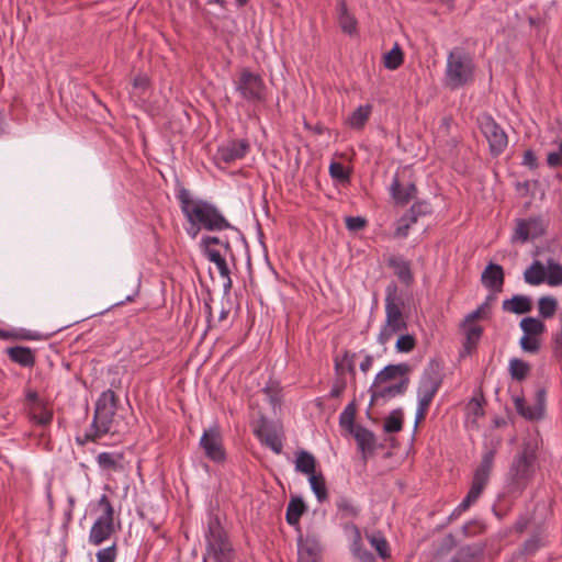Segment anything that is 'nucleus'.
Returning <instances> with one entry per match:
<instances>
[{
  "mask_svg": "<svg viewBox=\"0 0 562 562\" xmlns=\"http://www.w3.org/2000/svg\"><path fill=\"white\" fill-rule=\"evenodd\" d=\"M315 469L316 459L311 452L306 450H299L295 453V470L297 472L310 475L315 473Z\"/></svg>",
  "mask_w": 562,
  "mask_h": 562,
  "instance_id": "obj_28",
  "label": "nucleus"
},
{
  "mask_svg": "<svg viewBox=\"0 0 562 562\" xmlns=\"http://www.w3.org/2000/svg\"><path fill=\"white\" fill-rule=\"evenodd\" d=\"M477 123L488 143L491 154L494 156L501 155L508 145V137L505 131L488 114L481 115L477 119Z\"/></svg>",
  "mask_w": 562,
  "mask_h": 562,
  "instance_id": "obj_11",
  "label": "nucleus"
},
{
  "mask_svg": "<svg viewBox=\"0 0 562 562\" xmlns=\"http://www.w3.org/2000/svg\"><path fill=\"white\" fill-rule=\"evenodd\" d=\"M463 327L465 329L464 349L468 352H471V350L475 348L479 339L481 338L483 328L475 324H470Z\"/></svg>",
  "mask_w": 562,
  "mask_h": 562,
  "instance_id": "obj_43",
  "label": "nucleus"
},
{
  "mask_svg": "<svg viewBox=\"0 0 562 562\" xmlns=\"http://www.w3.org/2000/svg\"><path fill=\"white\" fill-rule=\"evenodd\" d=\"M539 315L547 319L554 316L558 311V301L553 296H542L538 300Z\"/></svg>",
  "mask_w": 562,
  "mask_h": 562,
  "instance_id": "obj_40",
  "label": "nucleus"
},
{
  "mask_svg": "<svg viewBox=\"0 0 562 562\" xmlns=\"http://www.w3.org/2000/svg\"><path fill=\"white\" fill-rule=\"evenodd\" d=\"M329 175L333 179H336L340 182L349 181V172L344 168L340 162H331L329 166Z\"/></svg>",
  "mask_w": 562,
  "mask_h": 562,
  "instance_id": "obj_56",
  "label": "nucleus"
},
{
  "mask_svg": "<svg viewBox=\"0 0 562 562\" xmlns=\"http://www.w3.org/2000/svg\"><path fill=\"white\" fill-rule=\"evenodd\" d=\"M319 546L315 540L306 539L299 542V554H305L319 559Z\"/></svg>",
  "mask_w": 562,
  "mask_h": 562,
  "instance_id": "obj_51",
  "label": "nucleus"
},
{
  "mask_svg": "<svg viewBox=\"0 0 562 562\" xmlns=\"http://www.w3.org/2000/svg\"><path fill=\"white\" fill-rule=\"evenodd\" d=\"M546 281L550 286L562 285V265L550 259L547 262Z\"/></svg>",
  "mask_w": 562,
  "mask_h": 562,
  "instance_id": "obj_38",
  "label": "nucleus"
},
{
  "mask_svg": "<svg viewBox=\"0 0 562 562\" xmlns=\"http://www.w3.org/2000/svg\"><path fill=\"white\" fill-rule=\"evenodd\" d=\"M538 451L539 441L536 437H529L522 441L505 474L506 494L520 496L532 483L540 468Z\"/></svg>",
  "mask_w": 562,
  "mask_h": 562,
  "instance_id": "obj_1",
  "label": "nucleus"
},
{
  "mask_svg": "<svg viewBox=\"0 0 562 562\" xmlns=\"http://www.w3.org/2000/svg\"><path fill=\"white\" fill-rule=\"evenodd\" d=\"M406 329L407 322L402 312V302L396 299V286L389 285L385 297V323L378 335V342L386 345L395 335Z\"/></svg>",
  "mask_w": 562,
  "mask_h": 562,
  "instance_id": "obj_6",
  "label": "nucleus"
},
{
  "mask_svg": "<svg viewBox=\"0 0 562 562\" xmlns=\"http://www.w3.org/2000/svg\"><path fill=\"white\" fill-rule=\"evenodd\" d=\"M356 533H357V539L353 541L352 548H351L355 558L359 562H374L373 554L362 546L361 539H360V532L358 529L356 530Z\"/></svg>",
  "mask_w": 562,
  "mask_h": 562,
  "instance_id": "obj_47",
  "label": "nucleus"
},
{
  "mask_svg": "<svg viewBox=\"0 0 562 562\" xmlns=\"http://www.w3.org/2000/svg\"><path fill=\"white\" fill-rule=\"evenodd\" d=\"M495 300V296L493 294H490L486 296L485 301L472 313L468 314L463 326H468L470 324H474L476 319H480L486 315V313L490 311L491 303Z\"/></svg>",
  "mask_w": 562,
  "mask_h": 562,
  "instance_id": "obj_45",
  "label": "nucleus"
},
{
  "mask_svg": "<svg viewBox=\"0 0 562 562\" xmlns=\"http://www.w3.org/2000/svg\"><path fill=\"white\" fill-rule=\"evenodd\" d=\"M411 367L407 363L389 364L384 367L374 378L375 385L389 383L397 378H407Z\"/></svg>",
  "mask_w": 562,
  "mask_h": 562,
  "instance_id": "obj_21",
  "label": "nucleus"
},
{
  "mask_svg": "<svg viewBox=\"0 0 562 562\" xmlns=\"http://www.w3.org/2000/svg\"><path fill=\"white\" fill-rule=\"evenodd\" d=\"M249 147V143L245 139L229 142L218 148L217 158L225 164H231L244 158L248 153Z\"/></svg>",
  "mask_w": 562,
  "mask_h": 562,
  "instance_id": "obj_18",
  "label": "nucleus"
},
{
  "mask_svg": "<svg viewBox=\"0 0 562 562\" xmlns=\"http://www.w3.org/2000/svg\"><path fill=\"white\" fill-rule=\"evenodd\" d=\"M98 508L102 510V514L93 522L89 532V542L93 546H100L115 531L114 508L105 494L98 501Z\"/></svg>",
  "mask_w": 562,
  "mask_h": 562,
  "instance_id": "obj_10",
  "label": "nucleus"
},
{
  "mask_svg": "<svg viewBox=\"0 0 562 562\" xmlns=\"http://www.w3.org/2000/svg\"><path fill=\"white\" fill-rule=\"evenodd\" d=\"M531 308V300L526 295L517 294L503 302V310L515 314H525L530 312Z\"/></svg>",
  "mask_w": 562,
  "mask_h": 562,
  "instance_id": "obj_25",
  "label": "nucleus"
},
{
  "mask_svg": "<svg viewBox=\"0 0 562 562\" xmlns=\"http://www.w3.org/2000/svg\"><path fill=\"white\" fill-rule=\"evenodd\" d=\"M519 345L521 349L529 353H537L540 350V338L525 335L520 338Z\"/></svg>",
  "mask_w": 562,
  "mask_h": 562,
  "instance_id": "obj_52",
  "label": "nucleus"
},
{
  "mask_svg": "<svg viewBox=\"0 0 562 562\" xmlns=\"http://www.w3.org/2000/svg\"><path fill=\"white\" fill-rule=\"evenodd\" d=\"M30 420L38 426L46 427L52 424L53 408L46 402H37L26 409Z\"/></svg>",
  "mask_w": 562,
  "mask_h": 562,
  "instance_id": "obj_19",
  "label": "nucleus"
},
{
  "mask_svg": "<svg viewBox=\"0 0 562 562\" xmlns=\"http://www.w3.org/2000/svg\"><path fill=\"white\" fill-rule=\"evenodd\" d=\"M336 506L344 518H355L359 514V508L346 496H339Z\"/></svg>",
  "mask_w": 562,
  "mask_h": 562,
  "instance_id": "obj_44",
  "label": "nucleus"
},
{
  "mask_svg": "<svg viewBox=\"0 0 562 562\" xmlns=\"http://www.w3.org/2000/svg\"><path fill=\"white\" fill-rule=\"evenodd\" d=\"M481 493L470 487V491L468 492L467 496L463 498V501L457 506L456 512L458 514H461L470 508L472 504H474L477 498L480 497Z\"/></svg>",
  "mask_w": 562,
  "mask_h": 562,
  "instance_id": "obj_58",
  "label": "nucleus"
},
{
  "mask_svg": "<svg viewBox=\"0 0 562 562\" xmlns=\"http://www.w3.org/2000/svg\"><path fill=\"white\" fill-rule=\"evenodd\" d=\"M177 199L189 224H198L210 232H221L232 227L215 205L204 200L193 199L186 188L178 190Z\"/></svg>",
  "mask_w": 562,
  "mask_h": 562,
  "instance_id": "obj_2",
  "label": "nucleus"
},
{
  "mask_svg": "<svg viewBox=\"0 0 562 562\" xmlns=\"http://www.w3.org/2000/svg\"><path fill=\"white\" fill-rule=\"evenodd\" d=\"M514 406L516 412L528 420H538L542 418L541 407H536L535 405H528L522 396H514L513 397Z\"/></svg>",
  "mask_w": 562,
  "mask_h": 562,
  "instance_id": "obj_27",
  "label": "nucleus"
},
{
  "mask_svg": "<svg viewBox=\"0 0 562 562\" xmlns=\"http://www.w3.org/2000/svg\"><path fill=\"white\" fill-rule=\"evenodd\" d=\"M519 325L524 334L528 336L540 338L546 333L544 323L536 317H525Z\"/></svg>",
  "mask_w": 562,
  "mask_h": 562,
  "instance_id": "obj_33",
  "label": "nucleus"
},
{
  "mask_svg": "<svg viewBox=\"0 0 562 562\" xmlns=\"http://www.w3.org/2000/svg\"><path fill=\"white\" fill-rule=\"evenodd\" d=\"M524 280L530 285H539L546 281V267L536 260L524 272Z\"/></svg>",
  "mask_w": 562,
  "mask_h": 562,
  "instance_id": "obj_30",
  "label": "nucleus"
},
{
  "mask_svg": "<svg viewBox=\"0 0 562 562\" xmlns=\"http://www.w3.org/2000/svg\"><path fill=\"white\" fill-rule=\"evenodd\" d=\"M429 212L430 207L428 203L424 201L414 203L411 209L398 220L395 228V236L406 237L411 226L418 221V217L426 215Z\"/></svg>",
  "mask_w": 562,
  "mask_h": 562,
  "instance_id": "obj_14",
  "label": "nucleus"
},
{
  "mask_svg": "<svg viewBox=\"0 0 562 562\" xmlns=\"http://www.w3.org/2000/svg\"><path fill=\"white\" fill-rule=\"evenodd\" d=\"M403 58L401 47L395 44V46L384 55V67L390 70H395L403 64Z\"/></svg>",
  "mask_w": 562,
  "mask_h": 562,
  "instance_id": "obj_46",
  "label": "nucleus"
},
{
  "mask_svg": "<svg viewBox=\"0 0 562 562\" xmlns=\"http://www.w3.org/2000/svg\"><path fill=\"white\" fill-rule=\"evenodd\" d=\"M547 164L551 168H557L562 165V142L558 145L555 150L548 154Z\"/></svg>",
  "mask_w": 562,
  "mask_h": 562,
  "instance_id": "obj_60",
  "label": "nucleus"
},
{
  "mask_svg": "<svg viewBox=\"0 0 562 562\" xmlns=\"http://www.w3.org/2000/svg\"><path fill=\"white\" fill-rule=\"evenodd\" d=\"M122 459L121 453L101 452L97 457V463L102 470L117 472L122 469Z\"/></svg>",
  "mask_w": 562,
  "mask_h": 562,
  "instance_id": "obj_31",
  "label": "nucleus"
},
{
  "mask_svg": "<svg viewBox=\"0 0 562 562\" xmlns=\"http://www.w3.org/2000/svg\"><path fill=\"white\" fill-rule=\"evenodd\" d=\"M202 254L209 261L213 262L222 278H225V289L232 286L231 271L226 262V256L233 254L231 243L227 238L221 239L216 236H204L200 241Z\"/></svg>",
  "mask_w": 562,
  "mask_h": 562,
  "instance_id": "obj_9",
  "label": "nucleus"
},
{
  "mask_svg": "<svg viewBox=\"0 0 562 562\" xmlns=\"http://www.w3.org/2000/svg\"><path fill=\"white\" fill-rule=\"evenodd\" d=\"M306 506L299 497H293L288 504L285 519L291 526L299 525L301 516L305 513Z\"/></svg>",
  "mask_w": 562,
  "mask_h": 562,
  "instance_id": "obj_32",
  "label": "nucleus"
},
{
  "mask_svg": "<svg viewBox=\"0 0 562 562\" xmlns=\"http://www.w3.org/2000/svg\"><path fill=\"white\" fill-rule=\"evenodd\" d=\"M496 450L490 449L482 456V460L476 468L471 487L482 494L483 490L488 483L495 459Z\"/></svg>",
  "mask_w": 562,
  "mask_h": 562,
  "instance_id": "obj_13",
  "label": "nucleus"
},
{
  "mask_svg": "<svg viewBox=\"0 0 562 562\" xmlns=\"http://www.w3.org/2000/svg\"><path fill=\"white\" fill-rule=\"evenodd\" d=\"M543 546H544V540L541 537V535H539V533L533 535L532 537H530L522 543V546L520 548V552H521V554H525V555H532Z\"/></svg>",
  "mask_w": 562,
  "mask_h": 562,
  "instance_id": "obj_50",
  "label": "nucleus"
},
{
  "mask_svg": "<svg viewBox=\"0 0 562 562\" xmlns=\"http://www.w3.org/2000/svg\"><path fill=\"white\" fill-rule=\"evenodd\" d=\"M384 431L389 434L398 432L403 428L402 412L400 409L393 411L384 422Z\"/></svg>",
  "mask_w": 562,
  "mask_h": 562,
  "instance_id": "obj_49",
  "label": "nucleus"
},
{
  "mask_svg": "<svg viewBox=\"0 0 562 562\" xmlns=\"http://www.w3.org/2000/svg\"><path fill=\"white\" fill-rule=\"evenodd\" d=\"M116 409L117 397L115 393L112 390L104 391L95 403L91 431L87 432L82 440L77 438V441L80 445H85L87 441H97L112 431Z\"/></svg>",
  "mask_w": 562,
  "mask_h": 562,
  "instance_id": "obj_4",
  "label": "nucleus"
},
{
  "mask_svg": "<svg viewBox=\"0 0 562 562\" xmlns=\"http://www.w3.org/2000/svg\"><path fill=\"white\" fill-rule=\"evenodd\" d=\"M345 389H346V381L342 378H340L339 380H337L334 383V385L330 390L329 396L330 397H339L344 393Z\"/></svg>",
  "mask_w": 562,
  "mask_h": 562,
  "instance_id": "obj_64",
  "label": "nucleus"
},
{
  "mask_svg": "<svg viewBox=\"0 0 562 562\" xmlns=\"http://www.w3.org/2000/svg\"><path fill=\"white\" fill-rule=\"evenodd\" d=\"M443 382L442 368L439 361L432 359L425 367L417 386V409L415 426L425 420L430 404Z\"/></svg>",
  "mask_w": 562,
  "mask_h": 562,
  "instance_id": "obj_3",
  "label": "nucleus"
},
{
  "mask_svg": "<svg viewBox=\"0 0 562 562\" xmlns=\"http://www.w3.org/2000/svg\"><path fill=\"white\" fill-rule=\"evenodd\" d=\"M256 435L260 442L270 448L274 453L279 454L282 452L283 443L276 430L262 427L261 425L256 430Z\"/></svg>",
  "mask_w": 562,
  "mask_h": 562,
  "instance_id": "obj_24",
  "label": "nucleus"
},
{
  "mask_svg": "<svg viewBox=\"0 0 562 562\" xmlns=\"http://www.w3.org/2000/svg\"><path fill=\"white\" fill-rule=\"evenodd\" d=\"M9 359L24 368H32L35 364V353L30 347L14 346L5 349Z\"/></svg>",
  "mask_w": 562,
  "mask_h": 562,
  "instance_id": "obj_22",
  "label": "nucleus"
},
{
  "mask_svg": "<svg viewBox=\"0 0 562 562\" xmlns=\"http://www.w3.org/2000/svg\"><path fill=\"white\" fill-rule=\"evenodd\" d=\"M544 233L542 221L539 218H528L518 221L513 240L526 243L535 239Z\"/></svg>",
  "mask_w": 562,
  "mask_h": 562,
  "instance_id": "obj_17",
  "label": "nucleus"
},
{
  "mask_svg": "<svg viewBox=\"0 0 562 562\" xmlns=\"http://www.w3.org/2000/svg\"><path fill=\"white\" fill-rule=\"evenodd\" d=\"M522 165L530 169H536L538 167V160L532 150L528 149L524 153Z\"/></svg>",
  "mask_w": 562,
  "mask_h": 562,
  "instance_id": "obj_62",
  "label": "nucleus"
},
{
  "mask_svg": "<svg viewBox=\"0 0 562 562\" xmlns=\"http://www.w3.org/2000/svg\"><path fill=\"white\" fill-rule=\"evenodd\" d=\"M408 378H404L397 383L391 384L385 383L375 385V382H373L369 389L371 394V403L378 402L379 400H390L397 395L404 394L408 387Z\"/></svg>",
  "mask_w": 562,
  "mask_h": 562,
  "instance_id": "obj_15",
  "label": "nucleus"
},
{
  "mask_svg": "<svg viewBox=\"0 0 562 562\" xmlns=\"http://www.w3.org/2000/svg\"><path fill=\"white\" fill-rule=\"evenodd\" d=\"M44 400L40 397L38 393L35 390L27 389L25 391V407L26 409L37 402H43Z\"/></svg>",
  "mask_w": 562,
  "mask_h": 562,
  "instance_id": "obj_63",
  "label": "nucleus"
},
{
  "mask_svg": "<svg viewBox=\"0 0 562 562\" xmlns=\"http://www.w3.org/2000/svg\"><path fill=\"white\" fill-rule=\"evenodd\" d=\"M200 447L204 450L205 456L214 462H221L225 459L223 438L218 427L204 430L200 439Z\"/></svg>",
  "mask_w": 562,
  "mask_h": 562,
  "instance_id": "obj_12",
  "label": "nucleus"
},
{
  "mask_svg": "<svg viewBox=\"0 0 562 562\" xmlns=\"http://www.w3.org/2000/svg\"><path fill=\"white\" fill-rule=\"evenodd\" d=\"M338 22L341 30L349 35L357 33V20L348 12L345 0H339L338 4Z\"/></svg>",
  "mask_w": 562,
  "mask_h": 562,
  "instance_id": "obj_26",
  "label": "nucleus"
},
{
  "mask_svg": "<svg viewBox=\"0 0 562 562\" xmlns=\"http://www.w3.org/2000/svg\"><path fill=\"white\" fill-rule=\"evenodd\" d=\"M505 273L502 266L490 262L481 274L482 284L492 291L491 294L495 296L496 293L503 291Z\"/></svg>",
  "mask_w": 562,
  "mask_h": 562,
  "instance_id": "obj_16",
  "label": "nucleus"
},
{
  "mask_svg": "<svg viewBox=\"0 0 562 562\" xmlns=\"http://www.w3.org/2000/svg\"><path fill=\"white\" fill-rule=\"evenodd\" d=\"M116 555L117 549L115 543L108 548L99 550L95 554L97 562H115Z\"/></svg>",
  "mask_w": 562,
  "mask_h": 562,
  "instance_id": "obj_57",
  "label": "nucleus"
},
{
  "mask_svg": "<svg viewBox=\"0 0 562 562\" xmlns=\"http://www.w3.org/2000/svg\"><path fill=\"white\" fill-rule=\"evenodd\" d=\"M359 450L362 452L366 459L367 453H372L375 447V436L372 431L368 430L362 426H357L355 432H352Z\"/></svg>",
  "mask_w": 562,
  "mask_h": 562,
  "instance_id": "obj_23",
  "label": "nucleus"
},
{
  "mask_svg": "<svg viewBox=\"0 0 562 562\" xmlns=\"http://www.w3.org/2000/svg\"><path fill=\"white\" fill-rule=\"evenodd\" d=\"M390 191L395 202L404 205L408 203L413 198H415L417 189L413 182H408L406 186H403L398 176L395 175L392 180Z\"/></svg>",
  "mask_w": 562,
  "mask_h": 562,
  "instance_id": "obj_20",
  "label": "nucleus"
},
{
  "mask_svg": "<svg viewBox=\"0 0 562 562\" xmlns=\"http://www.w3.org/2000/svg\"><path fill=\"white\" fill-rule=\"evenodd\" d=\"M474 71L473 57L463 48L454 47L448 54L445 75L450 88L457 89L473 81Z\"/></svg>",
  "mask_w": 562,
  "mask_h": 562,
  "instance_id": "obj_5",
  "label": "nucleus"
},
{
  "mask_svg": "<svg viewBox=\"0 0 562 562\" xmlns=\"http://www.w3.org/2000/svg\"><path fill=\"white\" fill-rule=\"evenodd\" d=\"M355 359L356 353H350L349 351H345L341 359H335V370L338 375H342L344 370H347L352 376L356 374L355 369Z\"/></svg>",
  "mask_w": 562,
  "mask_h": 562,
  "instance_id": "obj_42",
  "label": "nucleus"
},
{
  "mask_svg": "<svg viewBox=\"0 0 562 562\" xmlns=\"http://www.w3.org/2000/svg\"><path fill=\"white\" fill-rule=\"evenodd\" d=\"M389 267L394 270V273L404 282L408 283L412 281L413 276L411 267L407 261L401 257L393 256L389 259Z\"/></svg>",
  "mask_w": 562,
  "mask_h": 562,
  "instance_id": "obj_34",
  "label": "nucleus"
},
{
  "mask_svg": "<svg viewBox=\"0 0 562 562\" xmlns=\"http://www.w3.org/2000/svg\"><path fill=\"white\" fill-rule=\"evenodd\" d=\"M484 400L472 398L465 407L467 411V419L465 423L471 428L479 427V419L484 416Z\"/></svg>",
  "mask_w": 562,
  "mask_h": 562,
  "instance_id": "obj_29",
  "label": "nucleus"
},
{
  "mask_svg": "<svg viewBox=\"0 0 562 562\" xmlns=\"http://www.w3.org/2000/svg\"><path fill=\"white\" fill-rule=\"evenodd\" d=\"M149 89V79L145 75H138L133 79V94L142 98Z\"/></svg>",
  "mask_w": 562,
  "mask_h": 562,
  "instance_id": "obj_54",
  "label": "nucleus"
},
{
  "mask_svg": "<svg viewBox=\"0 0 562 562\" xmlns=\"http://www.w3.org/2000/svg\"><path fill=\"white\" fill-rule=\"evenodd\" d=\"M560 318V330L553 336L552 350L555 358L562 362V312L559 315Z\"/></svg>",
  "mask_w": 562,
  "mask_h": 562,
  "instance_id": "obj_59",
  "label": "nucleus"
},
{
  "mask_svg": "<svg viewBox=\"0 0 562 562\" xmlns=\"http://www.w3.org/2000/svg\"><path fill=\"white\" fill-rule=\"evenodd\" d=\"M206 554L214 562H233V548L217 516L207 520Z\"/></svg>",
  "mask_w": 562,
  "mask_h": 562,
  "instance_id": "obj_7",
  "label": "nucleus"
},
{
  "mask_svg": "<svg viewBox=\"0 0 562 562\" xmlns=\"http://www.w3.org/2000/svg\"><path fill=\"white\" fill-rule=\"evenodd\" d=\"M367 539L382 560L390 558V546L385 537H383L380 532H374L367 533Z\"/></svg>",
  "mask_w": 562,
  "mask_h": 562,
  "instance_id": "obj_35",
  "label": "nucleus"
},
{
  "mask_svg": "<svg viewBox=\"0 0 562 562\" xmlns=\"http://www.w3.org/2000/svg\"><path fill=\"white\" fill-rule=\"evenodd\" d=\"M308 481L311 484V488L316 495L319 502H323L327 498V488L326 481L322 473H313L308 475Z\"/></svg>",
  "mask_w": 562,
  "mask_h": 562,
  "instance_id": "obj_39",
  "label": "nucleus"
},
{
  "mask_svg": "<svg viewBox=\"0 0 562 562\" xmlns=\"http://www.w3.org/2000/svg\"><path fill=\"white\" fill-rule=\"evenodd\" d=\"M234 87L239 97L252 104L265 103L268 88L262 77L250 68L240 69L234 79Z\"/></svg>",
  "mask_w": 562,
  "mask_h": 562,
  "instance_id": "obj_8",
  "label": "nucleus"
},
{
  "mask_svg": "<svg viewBox=\"0 0 562 562\" xmlns=\"http://www.w3.org/2000/svg\"><path fill=\"white\" fill-rule=\"evenodd\" d=\"M356 407L353 403L348 404L339 416V425L346 429L350 435L355 432L357 426L355 425Z\"/></svg>",
  "mask_w": 562,
  "mask_h": 562,
  "instance_id": "obj_41",
  "label": "nucleus"
},
{
  "mask_svg": "<svg viewBox=\"0 0 562 562\" xmlns=\"http://www.w3.org/2000/svg\"><path fill=\"white\" fill-rule=\"evenodd\" d=\"M263 393L268 397L270 404L273 406H278L280 404V386L277 382L270 381L265 387Z\"/></svg>",
  "mask_w": 562,
  "mask_h": 562,
  "instance_id": "obj_53",
  "label": "nucleus"
},
{
  "mask_svg": "<svg viewBox=\"0 0 562 562\" xmlns=\"http://www.w3.org/2000/svg\"><path fill=\"white\" fill-rule=\"evenodd\" d=\"M42 336L29 329L5 330L0 328V339H20V340H38Z\"/></svg>",
  "mask_w": 562,
  "mask_h": 562,
  "instance_id": "obj_37",
  "label": "nucleus"
},
{
  "mask_svg": "<svg viewBox=\"0 0 562 562\" xmlns=\"http://www.w3.org/2000/svg\"><path fill=\"white\" fill-rule=\"evenodd\" d=\"M370 114H371V106L369 104L360 105L348 117V124L352 128L360 130L363 127L366 122L369 120Z\"/></svg>",
  "mask_w": 562,
  "mask_h": 562,
  "instance_id": "obj_36",
  "label": "nucleus"
},
{
  "mask_svg": "<svg viewBox=\"0 0 562 562\" xmlns=\"http://www.w3.org/2000/svg\"><path fill=\"white\" fill-rule=\"evenodd\" d=\"M415 337L409 334L401 335L395 344V348L398 352H411L415 348Z\"/></svg>",
  "mask_w": 562,
  "mask_h": 562,
  "instance_id": "obj_55",
  "label": "nucleus"
},
{
  "mask_svg": "<svg viewBox=\"0 0 562 562\" xmlns=\"http://www.w3.org/2000/svg\"><path fill=\"white\" fill-rule=\"evenodd\" d=\"M529 370V364L524 360L515 358L509 361L510 375L518 381L524 380L528 375Z\"/></svg>",
  "mask_w": 562,
  "mask_h": 562,
  "instance_id": "obj_48",
  "label": "nucleus"
},
{
  "mask_svg": "<svg viewBox=\"0 0 562 562\" xmlns=\"http://www.w3.org/2000/svg\"><path fill=\"white\" fill-rule=\"evenodd\" d=\"M367 222L361 216H348L346 217V227L349 231H360L366 226Z\"/></svg>",
  "mask_w": 562,
  "mask_h": 562,
  "instance_id": "obj_61",
  "label": "nucleus"
}]
</instances>
